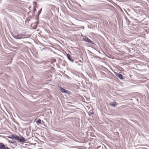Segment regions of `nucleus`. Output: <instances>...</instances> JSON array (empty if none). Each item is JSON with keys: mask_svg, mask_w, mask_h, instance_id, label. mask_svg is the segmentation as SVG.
<instances>
[{"mask_svg": "<svg viewBox=\"0 0 149 149\" xmlns=\"http://www.w3.org/2000/svg\"><path fill=\"white\" fill-rule=\"evenodd\" d=\"M125 20H126L127 23V24H129V23H130V20H129V19L127 18V17H125Z\"/></svg>", "mask_w": 149, "mask_h": 149, "instance_id": "11", "label": "nucleus"}, {"mask_svg": "<svg viewBox=\"0 0 149 149\" xmlns=\"http://www.w3.org/2000/svg\"><path fill=\"white\" fill-rule=\"evenodd\" d=\"M67 57L68 59L71 62L73 63L74 62V60L71 57V56L69 54H67Z\"/></svg>", "mask_w": 149, "mask_h": 149, "instance_id": "7", "label": "nucleus"}, {"mask_svg": "<svg viewBox=\"0 0 149 149\" xmlns=\"http://www.w3.org/2000/svg\"><path fill=\"white\" fill-rule=\"evenodd\" d=\"M36 10V8L34 6L33 7V12H35Z\"/></svg>", "mask_w": 149, "mask_h": 149, "instance_id": "12", "label": "nucleus"}, {"mask_svg": "<svg viewBox=\"0 0 149 149\" xmlns=\"http://www.w3.org/2000/svg\"><path fill=\"white\" fill-rule=\"evenodd\" d=\"M81 37H83V40L84 41L88 42L91 44H95L90 39L86 36H84L82 34H81Z\"/></svg>", "mask_w": 149, "mask_h": 149, "instance_id": "3", "label": "nucleus"}, {"mask_svg": "<svg viewBox=\"0 0 149 149\" xmlns=\"http://www.w3.org/2000/svg\"><path fill=\"white\" fill-rule=\"evenodd\" d=\"M60 90L62 93H64L66 94H69L70 93V91L63 88L61 87H60Z\"/></svg>", "mask_w": 149, "mask_h": 149, "instance_id": "5", "label": "nucleus"}, {"mask_svg": "<svg viewBox=\"0 0 149 149\" xmlns=\"http://www.w3.org/2000/svg\"><path fill=\"white\" fill-rule=\"evenodd\" d=\"M13 37L15 39H21L23 38H26V37H24L25 35L22 33H19L17 35H13Z\"/></svg>", "mask_w": 149, "mask_h": 149, "instance_id": "2", "label": "nucleus"}, {"mask_svg": "<svg viewBox=\"0 0 149 149\" xmlns=\"http://www.w3.org/2000/svg\"><path fill=\"white\" fill-rule=\"evenodd\" d=\"M8 137L9 138L17 140L19 143H23L26 141L25 138L22 136H20L19 137L16 135L12 134L8 136Z\"/></svg>", "mask_w": 149, "mask_h": 149, "instance_id": "1", "label": "nucleus"}, {"mask_svg": "<svg viewBox=\"0 0 149 149\" xmlns=\"http://www.w3.org/2000/svg\"><path fill=\"white\" fill-rule=\"evenodd\" d=\"M36 123L37 124H41V123L40 119H38V120H37L36 121Z\"/></svg>", "mask_w": 149, "mask_h": 149, "instance_id": "9", "label": "nucleus"}, {"mask_svg": "<svg viewBox=\"0 0 149 149\" xmlns=\"http://www.w3.org/2000/svg\"><path fill=\"white\" fill-rule=\"evenodd\" d=\"M134 20H135V21H137V20L136 19H135Z\"/></svg>", "mask_w": 149, "mask_h": 149, "instance_id": "14", "label": "nucleus"}, {"mask_svg": "<svg viewBox=\"0 0 149 149\" xmlns=\"http://www.w3.org/2000/svg\"><path fill=\"white\" fill-rule=\"evenodd\" d=\"M0 149H9V148L3 143H0Z\"/></svg>", "mask_w": 149, "mask_h": 149, "instance_id": "4", "label": "nucleus"}, {"mask_svg": "<svg viewBox=\"0 0 149 149\" xmlns=\"http://www.w3.org/2000/svg\"><path fill=\"white\" fill-rule=\"evenodd\" d=\"M116 102L115 101L113 102H111L110 103V105L113 107H115L116 105Z\"/></svg>", "mask_w": 149, "mask_h": 149, "instance_id": "8", "label": "nucleus"}, {"mask_svg": "<svg viewBox=\"0 0 149 149\" xmlns=\"http://www.w3.org/2000/svg\"><path fill=\"white\" fill-rule=\"evenodd\" d=\"M37 24H38V22H37Z\"/></svg>", "mask_w": 149, "mask_h": 149, "instance_id": "15", "label": "nucleus"}, {"mask_svg": "<svg viewBox=\"0 0 149 149\" xmlns=\"http://www.w3.org/2000/svg\"><path fill=\"white\" fill-rule=\"evenodd\" d=\"M8 142H9L11 143H14L12 141H10L9 140H8Z\"/></svg>", "mask_w": 149, "mask_h": 149, "instance_id": "13", "label": "nucleus"}, {"mask_svg": "<svg viewBox=\"0 0 149 149\" xmlns=\"http://www.w3.org/2000/svg\"><path fill=\"white\" fill-rule=\"evenodd\" d=\"M42 8H41L38 11V17L37 18V20L38 19V17L39 15L41 13L42 10Z\"/></svg>", "mask_w": 149, "mask_h": 149, "instance_id": "10", "label": "nucleus"}, {"mask_svg": "<svg viewBox=\"0 0 149 149\" xmlns=\"http://www.w3.org/2000/svg\"><path fill=\"white\" fill-rule=\"evenodd\" d=\"M115 75L121 79H124L123 76L117 72H115Z\"/></svg>", "mask_w": 149, "mask_h": 149, "instance_id": "6", "label": "nucleus"}]
</instances>
